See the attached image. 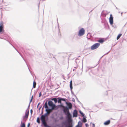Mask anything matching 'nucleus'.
<instances>
[{
    "mask_svg": "<svg viewBox=\"0 0 127 127\" xmlns=\"http://www.w3.org/2000/svg\"><path fill=\"white\" fill-rule=\"evenodd\" d=\"M48 111V113L46 116L44 114L42 115L40 117V119L42 124L44 127H50L48 126L47 124V121L48 119V116L51 112V111ZM62 126L60 127H70V124L66 121L63 122L61 124Z\"/></svg>",
    "mask_w": 127,
    "mask_h": 127,
    "instance_id": "obj_1",
    "label": "nucleus"
},
{
    "mask_svg": "<svg viewBox=\"0 0 127 127\" xmlns=\"http://www.w3.org/2000/svg\"><path fill=\"white\" fill-rule=\"evenodd\" d=\"M66 103L68 107L67 106L64 107L63 105H59L61 107H63V111L64 113V114L66 115L67 118L68 119H70L71 117V116L70 113L69 109H71L72 107V105L71 103L70 102L68 103L66 102Z\"/></svg>",
    "mask_w": 127,
    "mask_h": 127,
    "instance_id": "obj_2",
    "label": "nucleus"
},
{
    "mask_svg": "<svg viewBox=\"0 0 127 127\" xmlns=\"http://www.w3.org/2000/svg\"><path fill=\"white\" fill-rule=\"evenodd\" d=\"M99 43H95L91 47V49L92 50H94L98 48L100 45Z\"/></svg>",
    "mask_w": 127,
    "mask_h": 127,
    "instance_id": "obj_3",
    "label": "nucleus"
},
{
    "mask_svg": "<svg viewBox=\"0 0 127 127\" xmlns=\"http://www.w3.org/2000/svg\"><path fill=\"white\" fill-rule=\"evenodd\" d=\"M109 22L111 25L112 27H115L113 25V17L112 14H111L109 19Z\"/></svg>",
    "mask_w": 127,
    "mask_h": 127,
    "instance_id": "obj_4",
    "label": "nucleus"
},
{
    "mask_svg": "<svg viewBox=\"0 0 127 127\" xmlns=\"http://www.w3.org/2000/svg\"><path fill=\"white\" fill-rule=\"evenodd\" d=\"M85 33V30L83 28H81L79 31L78 35L79 36L83 35Z\"/></svg>",
    "mask_w": 127,
    "mask_h": 127,
    "instance_id": "obj_5",
    "label": "nucleus"
},
{
    "mask_svg": "<svg viewBox=\"0 0 127 127\" xmlns=\"http://www.w3.org/2000/svg\"><path fill=\"white\" fill-rule=\"evenodd\" d=\"M27 110H26V112L25 114V115L23 117V118L24 119H27L28 118L29 115V110H28L27 112Z\"/></svg>",
    "mask_w": 127,
    "mask_h": 127,
    "instance_id": "obj_6",
    "label": "nucleus"
},
{
    "mask_svg": "<svg viewBox=\"0 0 127 127\" xmlns=\"http://www.w3.org/2000/svg\"><path fill=\"white\" fill-rule=\"evenodd\" d=\"M3 28L2 25L0 26V33L1 34H4V31L3 29Z\"/></svg>",
    "mask_w": 127,
    "mask_h": 127,
    "instance_id": "obj_7",
    "label": "nucleus"
},
{
    "mask_svg": "<svg viewBox=\"0 0 127 127\" xmlns=\"http://www.w3.org/2000/svg\"><path fill=\"white\" fill-rule=\"evenodd\" d=\"M78 113L77 110H75L73 111V117H77V116Z\"/></svg>",
    "mask_w": 127,
    "mask_h": 127,
    "instance_id": "obj_8",
    "label": "nucleus"
},
{
    "mask_svg": "<svg viewBox=\"0 0 127 127\" xmlns=\"http://www.w3.org/2000/svg\"><path fill=\"white\" fill-rule=\"evenodd\" d=\"M46 109L45 110V111L46 112L44 114V115L46 116V115L48 113V111H51V109L49 108L48 107H47V108H46Z\"/></svg>",
    "mask_w": 127,
    "mask_h": 127,
    "instance_id": "obj_9",
    "label": "nucleus"
},
{
    "mask_svg": "<svg viewBox=\"0 0 127 127\" xmlns=\"http://www.w3.org/2000/svg\"><path fill=\"white\" fill-rule=\"evenodd\" d=\"M51 107V111L54 110L55 108L56 107V106L55 104H53L52 105Z\"/></svg>",
    "mask_w": 127,
    "mask_h": 127,
    "instance_id": "obj_10",
    "label": "nucleus"
},
{
    "mask_svg": "<svg viewBox=\"0 0 127 127\" xmlns=\"http://www.w3.org/2000/svg\"><path fill=\"white\" fill-rule=\"evenodd\" d=\"M76 127H82V123L81 122L79 121L78 124L77 125Z\"/></svg>",
    "mask_w": 127,
    "mask_h": 127,
    "instance_id": "obj_11",
    "label": "nucleus"
},
{
    "mask_svg": "<svg viewBox=\"0 0 127 127\" xmlns=\"http://www.w3.org/2000/svg\"><path fill=\"white\" fill-rule=\"evenodd\" d=\"M70 87L71 90V91L72 92V90L73 88L72 84V80H71L70 82Z\"/></svg>",
    "mask_w": 127,
    "mask_h": 127,
    "instance_id": "obj_12",
    "label": "nucleus"
},
{
    "mask_svg": "<svg viewBox=\"0 0 127 127\" xmlns=\"http://www.w3.org/2000/svg\"><path fill=\"white\" fill-rule=\"evenodd\" d=\"M48 104L49 106L51 107L53 104L52 101H49L48 102Z\"/></svg>",
    "mask_w": 127,
    "mask_h": 127,
    "instance_id": "obj_13",
    "label": "nucleus"
},
{
    "mask_svg": "<svg viewBox=\"0 0 127 127\" xmlns=\"http://www.w3.org/2000/svg\"><path fill=\"white\" fill-rule=\"evenodd\" d=\"M110 120H108L104 123V124L105 125H109L110 123Z\"/></svg>",
    "mask_w": 127,
    "mask_h": 127,
    "instance_id": "obj_14",
    "label": "nucleus"
},
{
    "mask_svg": "<svg viewBox=\"0 0 127 127\" xmlns=\"http://www.w3.org/2000/svg\"><path fill=\"white\" fill-rule=\"evenodd\" d=\"M21 127H25V125L24 123H22V121H21Z\"/></svg>",
    "mask_w": 127,
    "mask_h": 127,
    "instance_id": "obj_15",
    "label": "nucleus"
},
{
    "mask_svg": "<svg viewBox=\"0 0 127 127\" xmlns=\"http://www.w3.org/2000/svg\"><path fill=\"white\" fill-rule=\"evenodd\" d=\"M57 98H54L52 99V100H54L55 103H56L58 102Z\"/></svg>",
    "mask_w": 127,
    "mask_h": 127,
    "instance_id": "obj_16",
    "label": "nucleus"
},
{
    "mask_svg": "<svg viewBox=\"0 0 127 127\" xmlns=\"http://www.w3.org/2000/svg\"><path fill=\"white\" fill-rule=\"evenodd\" d=\"M98 41L101 43H102L104 42V40L103 39H101L99 40Z\"/></svg>",
    "mask_w": 127,
    "mask_h": 127,
    "instance_id": "obj_17",
    "label": "nucleus"
},
{
    "mask_svg": "<svg viewBox=\"0 0 127 127\" xmlns=\"http://www.w3.org/2000/svg\"><path fill=\"white\" fill-rule=\"evenodd\" d=\"M82 121L84 123H85L87 121V120L86 118L84 117L82 119Z\"/></svg>",
    "mask_w": 127,
    "mask_h": 127,
    "instance_id": "obj_18",
    "label": "nucleus"
},
{
    "mask_svg": "<svg viewBox=\"0 0 127 127\" xmlns=\"http://www.w3.org/2000/svg\"><path fill=\"white\" fill-rule=\"evenodd\" d=\"M79 112L82 117H84V114L81 110L79 111Z\"/></svg>",
    "mask_w": 127,
    "mask_h": 127,
    "instance_id": "obj_19",
    "label": "nucleus"
},
{
    "mask_svg": "<svg viewBox=\"0 0 127 127\" xmlns=\"http://www.w3.org/2000/svg\"><path fill=\"white\" fill-rule=\"evenodd\" d=\"M122 35V34H119L117 36V40H118L121 37V36Z\"/></svg>",
    "mask_w": 127,
    "mask_h": 127,
    "instance_id": "obj_20",
    "label": "nucleus"
},
{
    "mask_svg": "<svg viewBox=\"0 0 127 127\" xmlns=\"http://www.w3.org/2000/svg\"><path fill=\"white\" fill-rule=\"evenodd\" d=\"M44 106L45 108H47V107H48L47 104V102H46L44 104V106H43V107Z\"/></svg>",
    "mask_w": 127,
    "mask_h": 127,
    "instance_id": "obj_21",
    "label": "nucleus"
},
{
    "mask_svg": "<svg viewBox=\"0 0 127 127\" xmlns=\"http://www.w3.org/2000/svg\"><path fill=\"white\" fill-rule=\"evenodd\" d=\"M36 83L34 81L33 82V88H35L36 87Z\"/></svg>",
    "mask_w": 127,
    "mask_h": 127,
    "instance_id": "obj_22",
    "label": "nucleus"
},
{
    "mask_svg": "<svg viewBox=\"0 0 127 127\" xmlns=\"http://www.w3.org/2000/svg\"><path fill=\"white\" fill-rule=\"evenodd\" d=\"M60 97H58L57 98L58 99V103H61V99H60Z\"/></svg>",
    "mask_w": 127,
    "mask_h": 127,
    "instance_id": "obj_23",
    "label": "nucleus"
},
{
    "mask_svg": "<svg viewBox=\"0 0 127 127\" xmlns=\"http://www.w3.org/2000/svg\"><path fill=\"white\" fill-rule=\"evenodd\" d=\"M38 123H40V120H39V117L37 118V121H36Z\"/></svg>",
    "mask_w": 127,
    "mask_h": 127,
    "instance_id": "obj_24",
    "label": "nucleus"
},
{
    "mask_svg": "<svg viewBox=\"0 0 127 127\" xmlns=\"http://www.w3.org/2000/svg\"><path fill=\"white\" fill-rule=\"evenodd\" d=\"M60 99H61V101H65L66 100V99L64 98H60Z\"/></svg>",
    "mask_w": 127,
    "mask_h": 127,
    "instance_id": "obj_25",
    "label": "nucleus"
},
{
    "mask_svg": "<svg viewBox=\"0 0 127 127\" xmlns=\"http://www.w3.org/2000/svg\"><path fill=\"white\" fill-rule=\"evenodd\" d=\"M102 13L104 16H106L107 14L108 13Z\"/></svg>",
    "mask_w": 127,
    "mask_h": 127,
    "instance_id": "obj_26",
    "label": "nucleus"
},
{
    "mask_svg": "<svg viewBox=\"0 0 127 127\" xmlns=\"http://www.w3.org/2000/svg\"><path fill=\"white\" fill-rule=\"evenodd\" d=\"M59 119L60 120H62L63 119L64 117L63 116H61L60 117Z\"/></svg>",
    "mask_w": 127,
    "mask_h": 127,
    "instance_id": "obj_27",
    "label": "nucleus"
},
{
    "mask_svg": "<svg viewBox=\"0 0 127 127\" xmlns=\"http://www.w3.org/2000/svg\"><path fill=\"white\" fill-rule=\"evenodd\" d=\"M41 92H40L39 93V97H40L41 96Z\"/></svg>",
    "mask_w": 127,
    "mask_h": 127,
    "instance_id": "obj_28",
    "label": "nucleus"
},
{
    "mask_svg": "<svg viewBox=\"0 0 127 127\" xmlns=\"http://www.w3.org/2000/svg\"><path fill=\"white\" fill-rule=\"evenodd\" d=\"M85 125L86 126V127H88L89 125L87 124H85Z\"/></svg>",
    "mask_w": 127,
    "mask_h": 127,
    "instance_id": "obj_29",
    "label": "nucleus"
},
{
    "mask_svg": "<svg viewBox=\"0 0 127 127\" xmlns=\"http://www.w3.org/2000/svg\"><path fill=\"white\" fill-rule=\"evenodd\" d=\"M32 112H33V111H32V109H31L30 110V112L31 114H32Z\"/></svg>",
    "mask_w": 127,
    "mask_h": 127,
    "instance_id": "obj_30",
    "label": "nucleus"
},
{
    "mask_svg": "<svg viewBox=\"0 0 127 127\" xmlns=\"http://www.w3.org/2000/svg\"><path fill=\"white\" fill-rule=\"evenodd\" d=\"M30 125V123H29L27 125V127H29Z\"/></svg>",
    "mask_w": 127,
    "mask_h": 127,
    "instance_id": "obj_31",
    "label": "nucleus"
},
{
    "mask_svg": "<svg viewBox=\"0 0 127 127\" xmlns=\"http://www.w3.org/2000/svg\"><path fill=\"white\" fill-rule=\"evenodd\" d=\"M93 127H94L95 126V124H92Z\"/></svg>",
    "mask_w": 127,
    "mask_h": 127,
    "instance_id": "obj_32",
    "label": "nucleus"
},
{
    "mask_svg": "<svg viewBox=\"0 0 127 127\" xmlns=\"http://www.w3.org/2000/svg\"><path fill=\"white\" fill-rule=\"evenodd\" d=\"M40 104V102H39L38 103L37 105V108L38 107V106Z\"/></svg>",
    "mask_w": 127,
    "mask_h": 127,
    "instance_id": "obj_33",
    "label": "nucleus"
},
{
    "mask_svg": "<svg viewBox=\"0 0 127 127\" xmlns=\"http://www.w3.org/2000/svg\"><path fill=\"white\" fill-rule=\"evenodd\" d=\"M32 98H31L30 100V103H31V102L32 101Z\"/></svg>",
    "mask_w": 127,
    "mask_h": 127,
    "instance_id": "obj_34",
    "label": "nucleus"
},
{
    "mask_svg": "<svg viewBox=\"0 0 127 127\" xmlns=\"http://www.w3.org/2000/svg\"><path fill=\"white\" fill-rule=\"evenodd\" d=\"M43 107L42 108V112H41V114H43Z\"/></svg>",
    "mask_w": 127,
    "mask_h": 127,
    "instance_id": "obj_35",
    "label": "nucleus"
},
{
    "mask_svg": "<svg viewBox=\"0 0 127 127\" xmlns=\"http://www.w3.org/2000/svg\"><path fill=\"white\" fill-rule=\"evenodd\" d=\"M71 93L73 95H74V94L73 93L72 91V92H71Z\"/></svg>",
    "mask_w": 127,
    "mask_h": 127,
    "instance_id": "obj_36",
    "label": "nucleus"
},
{
    "mask_svg": "<svg viewBox=\"0 0 127 127\" xmlns=\"http://www.w3.org/2000/svg\"><path fill=\"white\" fill-rule=\"evenodd\" d=\"M33 97V96H32L31 97V98H32V99Z\"/></svg>",
    "mask_w": 127,
    "mask_h": 127,
    "instance_id": "obj_37",
    "label": "nucleus"
},
{
    "mask_svg": "<svg viewBox=\"0 0 127 127\" xmlns=\"http://www.w3.org/2000/svg\"><path fill=\"white\" fill-rule=\"evenodd\" d=\"M1 38V39H4V38Z\"/></svg>",
    "mask_w": 127,
    "mask_h": 127,
    "instance_id": "obj_38",
    "label": "nucleus"
},
{
    "mask_svg": "<svg viewBox=\"0 0 127 127\" xmlns=\"http://www.w3.org/2000/svg\"><path fill=\"white\" fill-rule=\"evenodd\" d=\"M116 8L117 9H118V8L116 7Z\"/></svg>",
    "mask_w": 127,
    "mask_h": 127,
    "instance_id": "obj_39",
    "label": "nucleus"
},
{
    "mask_svg": "<svg viewBox=\"0 0 127 127\" xmlns=\"http://www.w3.org/2000/svg\"><path fill=\"white\" fill-rule=\"evenodd\" d=\"M109 52H109H108V53H107V54H108V53Z\"/></svg>",
    "mask_w": 127,
    "mask_h": 127,
    "instance_id": "obj_40",
    "label": "nucleus"
},
{
    "mask_svg": "<svg viewBox=\"0 0 127 127\" xmlns=\"http://www.w3.org/2000/svg\"><path fill=\"white\" fill-rule=\"evenodd\" d=\"M30 106V104L29 105V106H28V107H29V106Z\"/></svg>",
    "mask_w": 127,
    "mask_h": 127,
    "instance_id": "obj_41",
    "label": "nucleus"
},
{
    "mask_svg": "<svg viewBox=\"0 0 127 127\" xmlns=\"http://www.w3.org/2000/svg\"><path fill=\"white\" fill-rule=\"evenodd\" d=\"M122 13H121V15H122Z\"/></svg>",
    "mask_w": 127,
    "mask_h": 127,
    "instance_id": "obj_42",
    "label": "nucleus"
},
{
    "mask_svg": "<svg viewBox=\"0 0 127 127\" xmlns=\"http://www.w3.org/2000/svg\"><path fill=\"white\" fill-rule=\"evenodd\" d=\"M41 107L39 109H40Z\"/></svg>",
    "mask_w": 127,
    "mask_h": 127,
    "instance_id": "obj_43",
    "label": "nucleus"
}]
</instances>
